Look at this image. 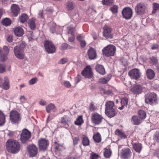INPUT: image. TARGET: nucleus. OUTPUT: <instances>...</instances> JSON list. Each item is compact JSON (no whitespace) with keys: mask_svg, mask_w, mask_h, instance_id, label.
<instances>
[{"mask_svg":"<svg viewBox=\"0 0 159 159\" xmlns=\"http://www.w3.org/2000/svg\"><path fill=\"white\" fill-rule=\"evenodd\" d=\"M7 151L13 154L18 153L20 149V144L18 142L11 139L8 140L6 143Z\"/></svg>","mask_w":159,"mask_h":159,"instance_id":"1","label":"nucleus"},{"mask_svg":"<svg viewBox=\"0 0 159 159\" xmlns=\"http://www.w3.org/2000/svg\"><path fill=\"white\" fill-rule=\"evenodd\" d=\"M145 101L146 103L154 105L158 103L159 98L156 93H149L145 95Z\"/></svg>","mask_w":159,"mask_h":159,"instance_id":"2","label":"nucleus"},{"mask_svg":"<svg viewBox=\"0 0 159 159\" xmlns=\"http://www.w3.org/2000/svg\"><path fill=\"white\" fill-rule=\"evenodd\" d=\"M10 120L13 125H18L21 119V114L17 111L11 110L10 113Z\"/></svg>","mask_w":159,"mask_h":159,"instance_id":"3","label":"nucleus"},{"mask_svg":"<svg viewBox=\"0 0 159 159\" xmlns=\"http://www.w3.org/2000/svg\"><path fill=\"white\" fill-rule=\"evenodd\" d=\"M114 106V102L111 101H109L105 104V113L109 117H112L115 115L116 111L113 108Z\"/></svg>","mask_w":159,"mask_h":159,"instance_id":"4","label":"nucleus"},{"mask_svg":"<svg viewBox=\"0 0 159 159\" xmlns=\"http://www.w3.org/2000/svg\"><path fill=\"white\" fill-rule=\"evenodd\" d=\"M116 51V47L113 45H109L102 50L103 55L105 57H109L114 55Z\"/></svg>","mask_w":159,"mask_h":159,"instance_id":"5","label":"nucleus"},{"mask_svg":"<svg viewBox=\"0 0 159 159\" xmlns=\"http://www.w3.org/2000/svg\"><path fill=\"white\" fill-rule=\"evenodd\" d=\"M120 155L122 159H129L132 156V152L129 148H125L121 149Z\"/></svg>","mask_w":159,"mask_h":159,"instance_id":"6","label":"nucleus"},{"mask_svg":"<svg viewBox=\"0 0 159 159\" xmlns=\"http://www.w3.org/2000/svg\"><path fill=\"white\" fill-rule=\"evenodd\" d=\"M44 48L48 53H53L55 52L56 48L51 41H46L44 43Z\"/></svg>","mask_w":159,"mask_h":159,"instance_id":"7","label":"nucleus"},{"mask_svg":"<svg viewBox=\"0 0 159 159\" xmlns=\"http://www.w3.org/2000/svg\"><path fill=\"white\" fill-rule=\"evenodd\" d=\"M122 14L123 17L125 19H130L133 15L132 10L131 8L129 7H125L122 10Z\"/></svg>","mask_w":159,"mask_h":159,"instance_id":"8","label":"nucleus"},{"mask_svg":"<svg viewBox=\"0 0 159 159\" xmlns=\"http://www.w3.org/2000/svg\"><path fill=\"white\" fill-rule=\"evenodd\" d=\"M102 116L97 112L92 114L91 120L93 123L96 125H99L102 122Z\"/></svg>","mask_w":159,"mask_h":159,"instance_id":"9","label":"nucleus"},{"mask_svg":"<svg viewBox=\"0 0 159 159\" xmlns=\"http://www.w3.org/2000/svg\"><path fill=\"white\" fill-rule=\"evenodd\" d=\"M38 143L39 151H44L46 150L48 145V141L45 139H40L38 141Z\"/></svg>","mask_w":159,"mask_h":159,"instance_id":"10","label":"nucleus"},{"mask_svg":"<svg viewBox=\"0 0 159 159\" xmlns=\"http://www.w3.org/2000/svg\"><path fill=\"white\" fill-rule=\"evenodd\" d=\"M129 75L132 79L137 80L141 76L139 70L137 68L132 69L128 73Z\"/></svg>","mask_w":159,"mask_h":159,"instance_id":"11","label":"nucleus"},{"mask_svg":"<svg viewBox=\"0 0 159 159\" xmlns=\"http://www.w3.org/2000/svg\"><path fill=\"white\" fill-rule=\"evenodd\" d=\"M27 149L28 152L30 157H34L38 153V149L35 145H29Z\"/></svg>","mask_w":159,"mask_h":159,"instance_id":"12","label":"nucleus"},{"mask_svg":"<svg viewBox=\"0 0 159 159\" xmlns=\"http://www.w3.org/2000/svg\"><path fill=\"white\" fill-rule=\"evenodd\" d=\"M31 136L30 132L27 129H25L20 134V140L23 143H25L30 138Z\"/></svg>","mask_w":159,"mask_h":159,"instance_id":"13","label":"nucleus"},{"mask_svg":"<svg viewBox=\"0 0 159 159\" xmlns=\"http://www.w3.org/2000/svg\"><path fill=\"white\" fill-rule=\"evenodd\" d=\"M145 8V4L143 2H139L135 6V10L137 13L139 15H141L144 12Z\"/></svg>","mask_w":159,"mask_h":159,"instance_id":"14","label":"nucleus"},{"mask_svg":"<svg viewBox=\"0 0 159 159\" xmlns=\"http://www.w3.org/2000/svg\"><path fill=\"white\" fill-rule=\"evenodd\" d=\"M82 75L86 78H91L93 75L92 70L89 66H87L81 72Z\"/></svg>","mask_w":159,"mask_h":159,"instance_id":"15","label":"nucleus"},{"mask_svg":"<svg viewBox=\"0 0 159 159\" xmlns=\"http://www.w3.org/2000/svg\"><path fill=\"white\" fill-rule=\"evenodd\" d=\"M103 35L106 39L112 38L113 34L111 33V29L110 27L105 25L103 28Z\"/></svg>","mask_w":159,"mask_h":159,"instance_id":"16","label":"nucleus"},{"mask_svg":"<svg viewBox=\"0 0 159 159\" xmlns=\"http://www.w3.org/2000/svg\"><path fill=\"white\" fill-rule=\"evenodd\" d=\"M14 52L15 56L19 59L24 58V54L23 50L20 49L18 46H16L14 48Z\"/></svg>","mask_w":159,"mask_h":159,"instance_id":"17","label":"nucleus"},{"mask_svg":"<svg viewBox=\"0 0 159 159\" xmlns=\"http://www.w3.org/2000/svg\"><path fill=\"white\" fill-rule=\"evenodd\" d=\"M142 87L139 85H135L131 89V91L134 94H139L142 92Z\"/></svg>","mask_w":159,"mask_h":159,"instance_id":"18","label":"nucleus"},{"mask_svg":"<svg viewBox=\"0 0 159 159\" xmlns=\"http://www.w3.org/2000/svg\"><path fill=\"white\" fill-rule=\"evenodd\" d=\"M88 54L89 58L93 59L96 58L97 53L95 50L93 48H91L88 51Z\"/></svg>","mask_w":159,"mask_h":159,"instance_id":"19","label":"nucleus"},{"mask_svg":"<svg viewBox=\"0 0 159 159\" xmlns=\"http://www.w3.org/2000/svg\"><path fill=\"white\" fill-rule=\"evenodd\" d=\"M71 121L70 118L67 115H65L61 118V123L65 125H67L68 126Z\"/></svg>","mask_w":159,"mask_h":159,"instance_id":"20","label":"nucleus"},{"mask_svg":"<svg viewBox=\"0 0 159 159\" xmlns=\"http://www.w3.org/2000/svg\"><path fill=\"white\" fill-rule=\"evenodd\" d=\"M68 29L69 30V33L70 34L72 35L71 37H69L68 39L69 41L71 42H73L75 39V36L74 34V32L75 31V28L73 27H71L70 26L68 27Z\"/></svg>","mask_w":159,"mask_h":159,"instance_id":"21","label":"nucleus"},{"mask_svg":"<svg viewBox=\"0 0 159 159\" xmlns=\"http://www.w3.org/2000/svg\"><path fill=\"white\" fill-rule=\"evenodd\" d=\"M46 110L48 113H50L51 111L55 112L57 110V108L53 103H50L46 106Z\"/></svg>","mask_w":159,"mask_h":159,"instance_id":"22","label":"nucleus"},{"mask_svg":"<svg viewBox=\"0 0 159 159\" xmlns=\"http://www.w3.org/2000/svg\"><path fill=\"white\" fill-rule=\"evenodd\" d=\"M133 149L137 152L140 153L142 149V144L139 143H136L132 144Z\"/></svg>","mask_w":159,"mask_h":159,"instance_id":"23","label":"nucleus"},{"mask_svg":"<svg viewBox=\"0 0 159 159\" xmlns=\"http://www.w3.org/2000/svg\"><path fill=\"white\" fill-rule=\"evenodd\" d=\"M11 9L14 15L16 16H17L20 11L18 6L16 4H13L11 6Z\"/></svg>","mask_w":159,"mask_h":159,"instance_id":"24","label":"nucleus"},{"mask_svg":"<svg viewBox=\"0 0 159 159\" xmlns=\"http://www.w3.org/2000/svg\"><path fill=\"white\" fill-rule=\"evenodd\" d=\"M95 69L96 71L101 75H104L105 74V69L102 65H97L95 66Z\"/></svg>","mask_w":159,"mask_h":159,"instance_id":"25","label":"nucleus"},{"mask_svg":"<svg viewBox=\"0 0 159 159\" xmlns=\"http://www.w3.org/2000/svg\"><path fill=\"white\" fill-rule=\"evenodd\" d=\"M146 75L148 78L150 80L153 79L155 75L154 71L150 69H148L146 70Z\"/></svg>","mask_w":159,"mask_h":159,"instance_id":"26","label":"nucleus"},{"mask_svg":"<svg viewBox=\"0 0 159 159\" xmlns=\"http://www.w3.org/2000/svg\"><path fill=\"white\" fill-rule=\"evenodd\" d=\"M115 134L121 139H125L126 138V136L125 133L121 130L118 129L115 130Z\"/></svg>","mask_w":159,"mask_h":159,"instance_id":"27","label":"nucleus"},{"mask_svg":"<svg viewBox=\"0 0 159 159\" xmlns=\"http://www.w3.org/2000/svg\"><path fill=\"white\" fill-rule=\"evenodd\" d=\"M15 34L18 36H21L24 34V31L22 28L20 27H16L14 30Z\"/></svg>","mask_w":159,"mask_h":159,"instance_id":"28","label":"nucleus"},{"mask_svg":"<svg viewBox=\"0 0 159 159\" xmlns=\"http://www.w3.org/2000/svg\"><path fill=\"white\" fill-rule=\"evenodd\" d=\"M111 75L109 74L106 76L100 79L99 80V82L102 84H106L111 79Z\"/></svg>","mask_w":159,"mask_h":159,"instance_id":"29","label":"nucleus"},{"mask_svg":"<svg viewBox=\"0 0 159 159\" xmlns=\"http://www.w3.org/2000/svg\"><path fill=\"white\" fill-rule=\"evenodd\" d=\"M121 107H119L118 109L121 110L123 109L124 107L127 106L128 103V99L126 98H124L121 99L120 101Z\"/></svg>","mask_w":159,"mask_h":159,"instance_id":"30","label":"nucleus"},{"mask_svg":"<svg viewBox=\"0 0 159 159\" xmlns=\"http://www.w3.org/2000/svg\"><path fill=\"white\" fill-rule=\"evenodd\" d=\"M131 121L133 125H138L142 122V120L139 119L137 116H134L132 117Z\"/></svg>","mask_w":159,"mask_h":159,"instance_id":"31","label":"nucleus"},{"mask_svg":"<svg viewBox=\"0 0 159 159\" xmlns=\"http://www.w3.org/2000/svg\"><path fill=\"white\" fill-rule=\"evenodd\" d=\"M112 151L109 148H106L104 152V157L107 158H110L111 156Z\"/></svg>","mask_w":159,"mask_h":159,"instance_id":"32","label":"nucleus"},{"mask_svg":"<svg viewBox=\"0 0 159 159\" xmlns=\"http://www.w3.org/2000/svg\"><path fill=\"white\" fill-rule=\"evenodd\" d=\"M5 79L4 82L2 84V86H0V87L4 89L7 90L9 89L10 87L9 81L7 77H5Z\"/></svg>","mask_w":159,"mask_h":159,"instance_id":"33","label":"nucleus"},{"mask_svg":"<svg viewBox=\"0 0 159 159\" xmlns=\"http://www.w3.org/2000/svg\"><path fill=\"white\" fill-rule=\"evenodd\" d=\"M84 122L82 116H78L76 120L75 121L74 123L75 125H80Z\"/></svg>","mask_w":159,"mask_h":159,"instance_id":"34","label":"nucleus"},{"mask_svg":"<svg viewBox=\"0 0 159 159\" xmlns=\"http://www.w3.org/2000/svg\"><path fill=\"white\" fill-rule=\"evenodd\" d=\"M94 141L96 143H99L101 141V138L100 134L99 132H97L94 134L93 136Z\"/></svg>","mask_w":159,"mask_h":159,"instance_id":"35","label":"nucleus"},{"mask_svg":"<svg viewBox=\"0 0 159 159\" xmlns=\"http://www.w3.org/2000/svg\"><path fill=\"white\" fill-rule=\"evenodd\" d=\"M82 143L83 146H88L89 144V141L88 138L85 136H83L82 137Z\"/></svg>","mask_w":159,"mask_h":159,"instance_id":"36","label":"nucleus"},{"mask_svg":"<svg viewBox=\"0 0 159 159\" xmlns=\"http://www.w3.org/2000/svg\"><path fill=\"white\" fill-rule=\"evenodd\" d=\"M138 116L141 120L145 119L146 116V112L140 110L138 112Z\"/></svg>","mask_w":159,"mask_h":159,"instance_id":"37","label":"nucleus"},{"mask_svg":"<svg viewBox=\"0 0 159 159\" xmlns=\"http://www.w3.org/2000/svg\"><path fill=\"white\" fill-rule=\"evenodd\" d=\"M28 24L30 29L32 30H34L35 29V19H34L33 18L30 19L29 20Z\"/></svg>","mask_w":159,"mask_h":159,"instance_id":"38","label":"nucleus"},{"mask_svg":"<svg viewBox=\"0 0 159 159\" xmlns=\"http://www.w3.org/2000/svg\"><path fill=\"white\" fill-rule=\"evenodd\" d=\"M2 23L3 25L6 26H8L11 25V21L9 18H6L2 20Z\"/></svg>","mask_w":159,"mask_h":159,"instance_id":"39","label":"nucleus"},{"mask_svg":"<svg viewBox=\"0 0 159 159\" xmlns=\"http://www.w3.org/2000/svg\"><path fill=\"white\" fill-rule=\"evenodd\" d=\"M5 123V117L3 113L0 111V126L3 125Z\"/></svg>","mask_w":159,"mask_h":159,"instance_id":"40","label":"nucleus"},{"mask_svg":"<svg viewBox=\"0 0 159 159\" xmlns=\"http://www.w3.org/2000/svg\"><path fill=\"white\" fill-rule=\"evenodd\" d=\"M28 19V17L27 14H22L20 17V21L21 23H24Z\"/></svg>","mask_w":159,"mask_h":159,"instance_id":"41","label":"nucleus"},{"mask_svg":"<svg viewBox=\"0 0 159 159\" xmlns=\"http://www.w3.org/2000/svg\"><path fill=\"white\" fill-rule=\"evenodd\" d=\"M153 11L152 13H155L157 11H159V4L157 3H154L153 4Z\"/></svg>","mask_w":159,"mask_h":159,"instance_id":"42","label":"nucleus"},{"mask_svg":"<svg viewBox=\"0 0 159 159\" xmlns=\"http://www.w3.org/2000/svg\"><path fill=\"white\" fill-rule=\"evenodd\" d=\"M27 36L29 41H32L34 39V36L32 31H29L28 33Z\"/></svg>","mask_w":159,"mask_h":159,"instance_id":"43","label":"nucleus"},{"mask_svg":"<svg viewBox=\"0 0 159 159\" xmlns=\"http://www.w3.org/2000/svg\"><path fill=\"white\" fill-rule=\"evenodd\" d=\"M102 3L105 5H110L113 3V0H102Z\"/></svg>","mask_w":159,"mask_h":159,"instance_id":"44","label":"nucleus"},{"mask_svg":"<svg viewBox=\"0 0 159 159\" xmlns=\"http://www.w3.org/2000/svg\"><path fill=\"white\" fill-rule=\"evenodd\" d=\"M2 51L1 50H0V60L1 61H3L6 60L7 59V55H6L5 53L3 54H2Z\"/></svg>","mask_w":159,"mask_h":159,"instance_id":"45","label":"nucleus"},{"mask_svg":"<svg viewBox=\"0 0 159 159\" xmlns=\"http://www.w3.org/2000/svg\"><path fill=\"white\" fill-rule=\"evenodd\" d=\"M89 109L90 111H93L96 110L97 108L94 106V103L93 102H91L89 105Z\"/></svg>","mask_w":159,"mask_h":159,"instance_id":"46","label":"nucleus"},{"mask_svg":"<svg viewBox=\"0 0 159 159\" xmlns=\"http://www.w3.org/2000/svg\"><path fill=\"white\" fill-rule=\"evenodd\" d=\"M151 62L153 65H156L158 63V60L156 57H152L150 58Z\"/></svg>","mask_w":159,"mask_h":159,"instance_id":"47","label":"nucleus"},{"mask_svg":"<svg viewBox=\"0 0 159 159\" xmlns=\"http://www.w3.org/2000/svg\"><path fill=\"white\" fill-rule=\"evenodd\" d=\"M38 79L37 77L34 78L30 80L29 81V84L30 85H32L37 82Z\"/></svg>","mask_w":159,"mask_h":159,"instance_id":"48","label":"nucleus"},{"mask_svg":"<svg viewBox=\"0 0 159 159\" xmlns=\"http://www.w3.org/2000/svg\"><path fill=\"white\" fill-rule=\"evenodd\" d=\"M118 7L116 5H114L111 7L110 9L113 13H116L117 12Z\"/></svg>","mask_w":159,"mask_h":159,"instance_id":"49","label":"nucleus"},{"mask_svg":"<svg viewBox=\"0 0 159 159\" xmlns=\"http://www.w3.org/2000/svg\"><path fill=\"white\" fill-rule=\"evenodd\" d=\"M67 7L69 10H71L74 8L73 3L71 2H68L67 3Z\"/></svg>","mask_w":159,"mask_h":159,"instance_id":"50","label":"nucleus"},{"mask_svg":"<svg viewBox=\"0 0 159 159\" xmlns=\"http://www.w3.org/2000/svg\"><path fill=\"white\" fill-rule=\"evenodd\" d=\"M99 157V155L94 152H93L90 156V159H98Z\"/></svg>","mask_w":159,"mask_h":159,"instance_id":"51","label":"nucleus"},{"mask_svg":"<svg viewBox=\"0 0 159 159\" xmlns=\"http://www.w3.org/2000/svg\"><path fill=\"white\" fill-rule=\"evenodd\" d=\"M54 143L55 145V149L56 150H59V147H63L64 146L63 144H59L57 143V142H54Z\"/></svg>","mask_w":159,"mask_h":159,"instance_id":"52","label":"nucleus"},{"mask_svg":"<svg viewBox=\"0 0 159 159\" xmlns=\"http://www.w3.org/2000/svg\"><path fill=\"white\" fill-rule=\"evenodd\" d=\"M39 104L41 106H44L46 105L47 103L46 101L43 99H41L39 101Z\"/></svg>","mask_w":159,"mask_h":159,"instance_id":"53","label":"nucleus"},{"mask_svg":"<svg viewBox=\"0 0 159 159\" xmlns=\"http://www.w3.org/2000/svg\"><path fill=\"white\" fill-rule=\"evenodd\" d=\"M5 71V66L2 64H0V73H2Z\"/></svg>","mask_w":159,"mask_h":159,"instance_id":"54","label":"nucleus"},{"mask_svg":"<svg viewBox=\"0 0 159 159\" xmlns=\"http://www.w3.org/2000/svg\"><path fill=\"white\" fill-rule=\"evenodd\" d=\"M3 49L4 53L7 55L9 52V50L8 47L6 46H4Z\"/></svg>","mask_w":159,"mask_h":159,"instance_id":"55","label":"nucleus"},{"mask_svg":"<svg viewBox=\"0 0 159 159\" xmlns=\"http://www.w3.org/2000/svg\"><path fill=\"white\" fill-rule=\"evenodd\" d=\"M7 40L9 43H11L13 41V37L11 35H8L7 37Z\"/></svg>","mask_w":159,"mask_h":159,"instance_id":"56","label":"nucleus"},{"mask_svg":"<svg viewBox=\"0 0 159 159\" xmlns=\"http://www.w3.org/2000/svg\"><path fill=\"white\" fill-rule=\"evenodd\" d=\"M154 139L157 142H159V133L156 132L154 136Z\"/></svg>","mask_w":159,"mask_h":159,"instance_id":"57","label":"nucleus"},{"mask_svg":"<svg viewBox=\"0 0 159 159\" xmlns=\"http://www.w3.org/2000/svg\"><path fill=\"white\" fill-rule=\"evenodd\" d=\"M73 141L74 145H77L80 141V139L78 137H74L73 138Z\"/></svg>","mask_w":159,"mask_h":159,"instance_id":"58","label":"nucleus"},{"mask_svg":"<svg viewBox=\"0 0 159 159\" xmlns=\"http://www.w3.org/2000/svg\"><path fill=\"white\" fill-rule=\"evenodd\" d=\"M68 46V44L66 43L62 44L61 46V49L62 50L66 49Z\"/></svg>","mask_w":159,"mask_h":159,"instance_id":"59","label":"nucleus"},{"mask_svg":"<svg viewBox=\"0 0 159 159\" xmlns=\"http://www.w3.org/2000/svg\"><path fill=\"white\" fill-rule=\"evenodd\" d=\"M67 60L66 58H63L61 59L59 61V63L61 64H64L66 62Z\"/></svg>","mask_w":159,"mask_h":159,"instance_id":"60","label":"nucleus"},{"mask_svg":"<svg viewBox=\"0 0 159 159\" xmlns=\"http://www.w3.org/2000/svg\"><path fill=\"white\" fill-rule=\"evenodd\" d=\"M64 85L67 88H70V87L71 85L70 82L67 81H65L64 82Z\"/></svg>","mask_w":159,"mask_h":159,"instance_id":"61","label":"nucleus"},{"mask_svg":"<svg viewBox=\"0 0 159 159\" xmlns=\"http://www.w3.org/2000/svg\"><path fill=\"white\" fill-rule=\"evenodd\" d=\"M104 93L107 95H111L112 93V92L111 90L109 89L107 90H105L104 91Z\"/></svg>","mask_w":159,"mask_h":159,"instance_id":"62","label":"nucleus"},{"mask_svg":"<svg viewBox=\"0 0 159 159\" xmlns=\"http://www.w3.org/2000/svg\"><path fill=\"white\" fill-rule=\"evenodd\" d=\"M25 42H22L18 46L20 49H22L23 50L25 46Z\"/></svg>","mask_w":159,"mask_h":159,"instance_id":"63","label":"nucleus"},{"mask_svg":"<svg viewBox=\"0 0 159 159\" xmlns=\"http://www.w3.org/2000/svg\"><path fill=\"white\" fill-rule=\"evenodd\" d=\"M20 100L21 103H23L25 102V101L26 100V99L24 96H21L20 98Z\"/></svg>","mask_w":159,"mask_h":159,"instance_id":"64","label":"nucleus"}]
</instances>
